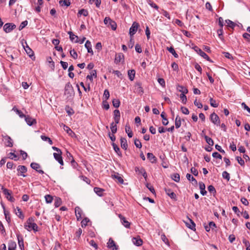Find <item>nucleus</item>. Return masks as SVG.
I'll use <instances>...</instances> for the list:
<instances>
[{
    "instance_id": "obj_5",
    "label": "nucleus",
    "mask_w": 250,
    "mask_h": 250,
    "mask_svg": "<svg viewBox=\"0 0 250 250\" xmlns=\"http://www.w3.org/2000/svg\"><path fill=\"white\" fill-rule=\"evenodd\" d=\"M210 119L212 123H213L214 125L217 126L220 125V119L218 116L214 112L211 114V115H210Z\"/></svg>"
},
{
    "instance_id": "obj_8",
    "label": "nucleus",
    "mask_w": 250,
    "mask_h": 250,
    "mask_svg": "<svg viewBox=\"0 0 250 250\" xmlns=\"http://www.w3.org/2000/svg\"><path fill=\"white\" fill-rule=\"evenodd\" d=\"M186 226L192 230H195V224L194 222L188 217H187V220L184 221Z\"/></svg>"
},
{
    "instance_id": "obj_58",
    "label": "nucleus",
    "mask_w": 250,
    "mask_h": 250,
    "mask_svg": "<svg viewBox=\"0 0 250 250\" xmlns=\"http://www.w3.org/2000/svg\"><path fill=\"white\" fill-rule=\"evenodd\" d=\"M65 109H66V112L67 113V114L69 115H71L74 113V112L73 109L68 106L65 107Z\"/></svg>"
},
{
    "instance_id": "obj_57",
    "label": "nucleus",
    "mask_w": 250,
    "mask_h": 250,
    "mask_svg": "<svg viewBox=\"0 0 250 250\" xmlns=\"http://www.w3.org/2000/svg\"><path fill=\"white\" fill-rule=\"evenodd\" d=\"M134 144L135 146L138 148H141L142 147V144L140 140L138 139H135L134 140Z\"/></svg>"
},
{
    "instance_id": "obj_51",
    "label": "nucleus",
    "mask_w": 250,
    "mask_h": 250,
    "mask_svg": "<svg viewBox=\"0 0 250 250\" xmlns=\"http://www.w3.org/2000/svg\"><path fill=\"white\" fill-rule=\"evenodd\" d=\"M62 204V200L60 198L56 197L55 199L54 205L56 207H59Z\"/></svg>"
},
{
    "instance_id": "obj_59",
    "label": "nucleus",
    "mask_w": 250,
    "mask_h": 250,
    "mask_svg": "<svg viewBox=\"0 0 250 250\" xmlns=\"http://www.w3.org/2000/svg\"><path fill=\"white\" fill-rule=\"evenodd\" d=\"M236 159L237 161H238V163L242 166H244L245 165V162L244 160L241 157L239 156H237L236 157Z\"/></svg>"
},
{
    "instance_id": "obj_60",
    "label": "nucleus",
    "mask_w": 250,
    "mask_h": 250,
    "mask_svg": "<svg viewBox=\"0 0 250 250\" xmlns=\"http://www.w3.org/2000/svg\"><path fill=\"white\" fill-rule=\"evenodd\" d=\"M80 85L83 88L85 92H89L90 90V87L89 84H88L87 87L84 86L83 82L80 83Z\"/></svg>"
},
{
    "instance_id": "obj_41",
    "label": "nucleus",
    "mask_w": 250,
    "mask_h": 250,
    "mask_svg": "<svg viewBox=\"0 0 250 250\" xmlns=\"http://www.w3.org/2000/svg\"><path fill=\"white\" fill-rule=\"evenodd\" d=\"M167 49L174 56V57L176 58L178 57V55L177 54L174 49L172 47H167Z\"/></svg>"
},
{
    "instance_id": "obj_64",
    "label": "nucleus",
    "mask_w": 250,
    "mask_h": 250,
    "mask_svg": "<svg viewBox=\"0 0 250 250\" xmlns=\"http://www.w3.org/2000/svg\"><path fill=\"white\" fill-rule=\"evenodd\" d=\"M89 221V220L87 218L83 219L81 222L82 227H84L86 226L87 225V223Z\"/></svg>"
},
{
    "instance_id": "obj_2",
    "label": "nucleus",
    "mask_w": 250,
    "mask_h": 250,
    "mask_svg": "<svg viewBox=\"0 0 250 250\" xmlns=\"http://www.w3.org/2000/svg\"><path fill=\"white\" fill-rule=\"evenodd\" d=\"M104 23L107 26L110 27L112 30H115L117 28L116 23L109 17H105L104 19Z\"/></svg>"
},
{
    "instance_id": "obj_35",
    "label": "nucleus",
    "mask_w": 250,
    "mask_h": 250,
    "mask_svg": "<svg viewBox=\"0 0 250 250\" xmlns=\"http://www.w3.org/2000/svg\"><path fill=\"white\" fill-rule=\"evenodd\" d=\"M181 125V118L177 115L175 119V127L178 128Z\"/></svg>"
},
{
    "instance_id": "obj_36",
    "label": "nucleus",
    "mask_w": 250,
    "mask_h": 250,
    "mask_svg": "<svg viewBox=\"0 0 250 250\" xmlns=\"http://www.w3.org/2000/svg\"><path fill=\"white\" fill-rule=\"evenodd\" d=\"M204 138L206 140V142L209 145V146H212L214 144V142L213 141V140L208 137V136L207 135H205L204 136Z\"/></svg>"
},
{
    "instance_id": "obj_12",
    "label": "nucleus",
    "mask_w": 250,
    "mask_h": 250,
    "mask_svg": "<svg viewBox=\"0 0 250 250\" xmlns=\"http://www.w3.org/2000/svg\"><path fill=\"white\" fill-rule=\"evenodd\" d=\"M15 26L14 24L12 23H6L3 26V30L6 33L10 32L14 29Z\"/></svg>"
},
{
    "instance_id": "obj_47",
    "label": "nucleus",
    "mask_w": 250,
    "mask_h": 250,
    "mask_svg": "<svg viewBox=\"0 0 250 250\" xmlns=\"http://www.w3.org/2000/svg\"><path fill=\"white\" fill-rule=\"evenodd\" d=\"M110 129L111 132L113 134H115L117 132V126L116 124H114L113 122H112L110 124Z\"/></svg>"
},
{
    "instance_id": "obj_61",
    "label": "nucleus",
    "mask_w": 250,
    "mask_h": 250,
    "mask_svg": "<svg viewBox=\"0 0 250 250\" xmlns=\"http://www.w3.org/2000/svg\"><path fill=\"white\" fill-rule=\"evenodd\" d=\"M45 201L47 203H51L53 200V197L50 195H47L45 196Z\"/></svg>"
},
{
    "instance_id": "obj_19",
    "label": "nucleus",
    "mask_w": 250,
    "mask_h": 250,
    "mask_svg": "<svg viewBox=\"0 0 250 250\" xmlns=\"http://www.w3.org/2000/svg\"><path fill=\"white\" fill-rule=\"evenodd\" d=\"M132 242L137 246H140L143 244V240L139 236L133 237L132 239Z\"/></svg>"
},
{
    "instance_id": "obj_6",
    "label": "nucleus",
    "mask_w": 250,
    "mask_h": 250,
    "mask_svg": "<svg viewBox=\"0 0 250 250\" xmlns=\"http://www.w3.org/2000/svg\"><path fill=\"white\" fill-rule=\"evenodd\" d=\"M139 26V24L136 22H134L129 29V34L130 37H132L136 32L138 27Z\"/></svg>"
},
{
    "instance_id": "obj_46",
    "label": "nucleus",
    "mask_w": 250,
    "mask_h": 250,
    "mask_svg": "<svg viewBox=\"0 0 250 250\" xmlns=\"http://www.w3.org/2000/svg\"><path fill=\"white\" fill-rule=\"evenodd\" d=\"M31 167L36 170V171H38V169L41 167L40 165L36 163H32L30 165Z\"/></svg>"
},
{
    "instance_id": "obj_62",
    "label": "nucleus",
    "mask_w": 250,
    "mask_h": 250,
    "mask_svg": "<svg viewBox=\"0 0 250 250\" xmlns=\"http://www.w3.org/2000/svg\"><path fill=\"white\" fill-rule=\"evenodd\" d=\"M208 191L210 193H212L213 194H215L216 193V190L214 187L210 185L208 187Z\"/></svg>"
},
{
    "instance_id": "obj_48",
    "label": "nucleus",
    "mask_w": 250,
    "mask_h": 250,
    "mask_svg": "<svg viewBox=\"0 0 250 250\" xmlns=\"http://www.w3.org/2000/svg\"><path fill=\"white\" fill-rule=\"evenodd\" d=\"M228 26L231 28H233L235 26V23L229 20H226Z\"/></svg>"
},
{
    "instance_id": "obj_18",
    "label": "nucleus",
    "mask_w": 250,
    "mask_h": 250,
    "mask_svg": "<svg viewBox=\"0 0 250 250\" xmlns=\"http://www.w3.org/2000/svg\"><path fill=\"white\" fill-rule=\"evenodd\" d=\"M122 60H124V56L122 53H119L116 54L115 61H114V62L115 63H116V64L119 63V62H120L122 61Z\"/></svg>"
},
{
    "instance_id": "obj_30",
    "label": "nucleus",
    "mask_w": 250,
    "mask_h": 250,
    "mask_svg": "<svg viewBox=\"0 0 250 250\" xmlns=\"http://www.w3.org/2000/svg\"><path fill=\"white\" fill-rule=\"evenodd\" d=\"M93 77H97V72L96 70H92L90 72V75H87L86 78L92 81L93 80Z\"/></svg>"
},
{
    "instance_id": "obj_24",
    "label": "nucleus",
    "mask_w": 250,
    "mask_h": 250,
    "mask_svg": "<svg viewBox=\"0 0 250 250\" xmlns=\"http://www.w3.org/2000/svg\"><path fill=\"white\" fill-rule=\"evenodd\" d=\"M121 146L124 149H126L127 148V141L125 138L122 137L120 139Z\"/></svg>"
},
{
    "instance_id": "obj_39",
    "label": "nucleus",
    "mask_w": 250,
    "mask_h": 250,
    "mask_svg": "<svg viewBox=\"0 0 250 250\" xmlns=\"http://www.w3.org/2000/svg\"><path fill=\"white\" fill-rule=\"evenodd\" d=\"M18 244L19 245V247L21 250H24V243L23 240L22 238H20L19 237H18Z\"/></svg>"
},
{
    "instance_id": "obj_27",
    "label": "nucleus",
    "mask_w": 250,
    "mask_h": 250,
    "mask_svg": "<svg viewBox=\"0 0 250 250\" xmlns=\"http://www.w3.org/2000/svg\"><path fill=\"white\" fill-rule=\"evenodd\" d=\"M68 34H69L70 39L72 42L76 43L79 42L78 37L77 36L75 35L72 32H69Z\"/></svg>"
},
{
    "instance_id": "obj_4",
    "label": "nucleus",
    "mask_w": 250,
    "mask_h": 250,
    "mask_svg": "<svg viewBox=\"0 0 250 250\" xmlns=\"http://www.w3.org/2000/svg\"><path fill=\"white\" fill-rule=\"evenodd\" d=\"M21 44L23 48L24 49L26 53L30 57H32L34 55V52L28 46L26 42L23 40L21 42Z\"/></svg>"
},
{
    "instance_id": "obj_38",
    "label": "nucleus",
    "mask_w": 250,
    "mask_h": 250,
    "mask_svg": "<svg viewBox=\"0 0 250 250\" xmlns=\"http://www.w3.org/2000/svg\"><path fill=\"white\" fill-rule=\"evenodd\" d=\"M112 104L114 107L118 108L120 105V101L118 99H114L112 100Z\"/></svg>"
},
{
    "instance_id": "obj_45",
    "label": "nucleus",
    "mask_w": 250,
    "mask_h": 250,
    "mask_svg": "<svg viewBox=\"0 0 250 250\" xmlns=\"http://www.w3.org/2000/svg\"><path fill=\"white\" fill-rule=\"evenodd\" d=\"M17 210L18 211V214H17V215L21 219L23 220L24 218V215L22 212L21 210L18 207H17Z\"/></svg>"
},
{
    "instance_id": "obj_21",
    "label": "nucleus",
    "mask_w": 250,
    "mask_h": 250,
    "mask_svg": "<svg viewBox=\"0 0 250 250\" xmlns=\"http://www.w3.org/2000/svg\"><path fill=\"white\" fill-rule=\"evenodd\" d=\"M84 46L87 48L88 52L91 53V55H93V52L92 49V45L90 42L87 41L85 43Z\"/></svg>"
},
{
    "instance_id": "obj_20",
    "label": "nucleus",
    "mask_w": 250,
    "mask_h": 250,
    "mask_svg": "<svg viewBox=\"0 0 250 250\" xmlns=\"http://www.w3.org/2000/svg\"><path fill=\"white\" fill-rule=\"evenodd\" d=\"M147 157L152 163H155L157 161L156 157L152 153H147Z\"/></svg>"
},
{
    "instance_id": "obj_23",
    "label": "nucleus",
    "mask_w": 250,
    "mask_h": 250,
    "mask_svg": "<svg viewBox=\"0 0 250 250\" xmlns=\"http://www.w3.org/2000/svg\"><path fill=\"white\" fill-rule=\"evenodd\" d=\"M199 188L200 189L201 194L203 195H205L207 193V191L205 190V185L202 182H199Z\"/></svg>"
},
{
    "instance_id": "obj_33",
    "label": "nucleus",
    "mask_w": 250,
    "mask_h": 250,
    "mask_svg": "<svg viewBox=\"0 0 250 250\" xmlns=\"http://www.w3.org/2000/svg\"><path fill=\"white\" fill-rule=\"evenodd\" d=\"M161 117L163 118L162 123L164 125H166L168 124V121L166 116V113L164 112H162L161 114Z\"/></svg>"
},
{
    "instance_id": "obj_44",
    "label": "nucleus",
    "mask_w": 250,
    "mask_h": 250,
    "mask_svg": "<svg viewBox=\"0 0 250 250\" xmlns=\"http://www.w3.org/2000/svg\"><path fill=\"white\" fill-rule=\"evenodd\" d=\"M112 145L113 146V147L115 150V151L119 155H120L121 153L120 151V148L117 145H116L114 143H112Z\"/></svg>"
},
{
    "instance_id": "obj_34",
    "label": "nucleus",
    "mask_w": 250,
    "mask_h": 250,
    "mask_svg": "<svg viewBox=\"0 0 250 250\" xmlns=\"http://www.w3.org/2000/svg\"><path fill=\"white\" fill-rule=\"evenodd\" d=\"M70 3V0H61L59 1V4L62 6H69Z\"/></svg>"
},
{
    "instance_id": "obj_7",
    "label": "nucleus",
    "mask_w": 250,
    "mask_h": 250,
    "mask_svg": "<svg viewBox=\"0 0 250 250\" xmlns=\"http://www.w3.org/2000/svg\"><path fill=\"white\" fill-rule=\"evenodd\" d=\"M17 170L18 171V175L21 176L23 177L26 176L25 173L27 172V168L24 166H19Z\"/></svg>"
},
{
    "instance_id": "obj_42",
    "label": "nucleus",
    "mask_w": 250,
    "mask_h": 250,
    "mask_svg": "<svg viewBox=\"0 0 250 250\" xmlns=\"http://www.w3.org/2000/svg\"><path fill=\"white\" fill-rule=\"evenodd\" d=\"M17 114H18L19 115L20 118H21V119H23V120H24L26 116H27L22 111L18 110L17 109Z\"/></svg>"
},
{
    "instance_id": "obj_56",
    "label": "nucleus",
    "mask_w": 250,
    "mask_h": 250,
    "mask_svg": "<svg viewBox=\"0 0 250 250\" xmlns=\"http://www.w3.org/2000/svg\"><path fill=\"white\" fill-rule=\"evenodd\" d=\"M70 54L72 58H73L74 59H76L78 57V54H77V52L74 50V49L71 50L70 51Z\"/></svg>"
},
{
    "instance_id": "obj_9",
    "label": "nucleus",
    "mask_w": 250,
    "mask_h": 250,
    "mask_svg": "<svg viewBox=\"0 0 250 250\" xmlns=\"http://www.w3.org/2000/svg\"><path fill=\"white\" fill-rule=\"evenodd\" d=\"M2 141L4 145L7 146L11 147L13 146L12 140L9 136H4L2 138Z\"/></svg>"
},
{
    "instance_id": "obj_52",
    "label": "nucleus",
    "mask_w": 250,
    "mask_h": 250,
    "mask_svg": "<svg viewBox=\"0 0 250 250\" xmlns=\"http://www.w3.org/2000/svg\"><path fill=\"white\" fill-rule=\"evenodd\" d=\"M135 87H136L137 90L140 93H143V89L141 86V84L140 83H136Z\"/></svg>"
},
{
    "instance_id": "obj_53",
    "label": "nucleus",
    "mask_w": 250,
    "mask_h": 250,
    "mask_svg": "<svg viewBox=\"0 0 250 250\" xmlns=\"http://www.w3.org/2000/svg\"><path fill=\"white\" fill-rule=\"evenodd\" d=\"M222 177H223V178L227 180V181H228L230 179L229 174L228 172H227L226 171H225L223 172V173H222Z\"/></svg>"
},
{
    "instance_id": "obj_22",
    "label": "nucleus",
    "mask_w": 250,
    "mask_h": 250,
    "mask_svg": "<svg viewBox=\"0 0 250 250\" xmlns=\"http://www.w3.org/2000/svg\"><path fill=\"white\" fill-rule=\"evenodd\" d=\"M75 210L77 219L78 220H80L82 218V210L79 207H76Z\"/></svg>"
},
{
    "instance_id": "obj_31",
    "label": "nucleus",
    "mask_w": 250,
    "mask_h": 250,
    "mask_svg": "<svg viewBox=\"0 0 250 250\" xmlns=\"http://www.w3.org/2000/svg\"><path fill=\"white\" fill-rule=\"evenodd\" d=\"M125 130L126 133L127 134L129 138H131L133 136V133L131 130L130 126L129 125H128L127 124H126L125 125Z\"/></svg>"
},
{
    "instance_id": "obj_32",
    "label": "nucleus",
    "mask_w": 250,
    "mask_h": 250,
    "mask_svg": "<svg viewBox=\"0 0 250 250\" xmlns=\"http://www.w3.org/2000/svg\"><path fill=\"white\" fill-rule=\"evenodd\" d=\"M94 191L98 195L101 196L103 195L104 189L98 187H95L94 188Z\"/></svg>"
},
{
    "instance_id": "obj_15",
    "label": "nucleus",
    "mask_w": 250,
    "mask_h": 250,
    "mask_svg": "<svg viewBox=\"0 0 250 250\" xmlns=\"http://www.w3.org/2000/svg\"><path fill=\"white\" fill-rule=\"evenodd\" d=\"M73 92V87L70 83H68L65 84L64 88V94H70Z\"/></svg>"
},
{
    "instance_id": "obj_25",
    "label": "nucleus",
    "mask_w": 250,
    "mask_h": 250,
    "mask_svg": "<svg viewBox=\"0 0 250 250\" xmlns=\"http://www.w3.org/2000/svg\"><path fill=\"white\" fill-rule=\"evenodd\" d=\"M112 177L117 180L118 182L120 184H123L124 180L119 173L112 175Z\"/></svg>"
},
{
    "instance_id": "obj_29",
    "label": "nucleus",
    "mask_w": 250,
    "mask_h": 250,
    "mask_svg": "<svg viewBox=\"0 0 250 250\" xmlns=\"http://www.w3.org/2000/svg\"><path fill=\"white\" fill-rule=\"evenodd\" d=\"M135 75V71L134 69L129 70L128 71V76L130 81H133L134 79Z\"/></svg>"
},
{
    "instance_id": "obj_43",
    "label": "nucleus",
    "mask_w": 250,
    "mask_h": 250,
    "mask_svg": "<svg viewBox=\"0 0 250 250\" xmlns=\"http://www.w3.org/2000/svg\"><path fill=\"white\" fill-rule=\"evenodd\" d=\"M145 169L143 167H135V171L136 172H137L138 174H142L145 171Z\"/></svg>"
},
{
    "instance_id": "obj_28",
    "label": "nucleus",
    "mask_w": 250,
    "mask_h": 250,
    "mask_svg": "<svg viewBox=\"0 0 250 250\" xmlns=\"http://www.w3.org/2000/svg\"><path fill=\"white\" fill-rule=\"evenodd\" d=\"M167 194L172 199H175L176 197V194L169 188L165 189Z\"/></svg>"
},
{
    "instance_id": "obj_1",
    "label": "nucleus",
    "mask_w": 250,
    "mask_h": 250,
    "mask_svg": "<svg viewBox=\"0 0 250 250\" xmlns=\"http://www.w3.org/2000/svg\"><path fill=\"white\" fill-rule=\"evenodd\" d=\"M34 221V219L33 217H30L27 220L25 227L28 230L31 231L33 230L34 231H37L38 230V227Z\"/></svg>"
},
{
    "instance_id": "obj_13",
    "label": "nucleus",
    "mask_w": 250,
    "mask_h": 250,
    "mask_svg": "<svg viewBox=\"0 0 250 250\" xmlns=\"http://www.w3.org/2000/svg\"><path fill=\"white\" fill-rule=\"evenodd\" d=\"M107 247L112 250H116L118 249V246L116 245L114 241L111 238H109L107 243Z\"/></svg>"
},
{
    "instance_id": "obj_49",
    "label": "nucleus",
    "mask_w": 250,
    "mask_h": 250,
    "mask_svg": "<svg viewBox=\"0 0 250 250\" xmlns=\"http://www.w3.org/2000/svg\"><path fill=\"white\" fill-rule=\"evenodd\" d=\"M172 179L176 182H178L180 181V175L178 173H174L171 176Z\"/></svg>"
},
{
    "instance_id": "obj_63",
    "label": "nucleus",
    "mask_w": 250,
    "mask_h": 250,
    "mask_svg": "<svg viewBox=\"0 0 250 250\" xmlns=\"http://www.w3.org/2000/svg\"><path fill=\"white\" fill-rule=\"evenodd\" d=\"M180 98L181 100H182V103L184 104H185L187 101V97L185 95V94H181L180 96Z\"/></svg>"
},
{
    "instance_id": "obj_16",
    "label": "nucleus",
    "mask_w": 250,
    "mask_h": 250,
    "mask_svg": "<svg viewBox=\"0 0 250 250\" xmlns=\"http://www.w3.org/2000/svg\"><path fill=\"white\" fill-rule=\"evenodd\" d=\"M114 114V120L115 121V124H118L119 123L120 119V111L118 109H115L113 111Z\"/></svg>"
},
{
    "instance_id": "obj_50",
    "label": "nucleus",
    "mask_w": 250,
    "mask_h": 250,
    "mask_svg": "<svg viewBox=\"0 0 250 250\" xmlns=\"http://www.w3.org/2000/svg\"><path fill=\"white\" fill-rule=\"evenodd\" d=\"M210 104L211 106L214 107H217L218 106V104L216 103V101L214 100L212 98H210L209 99Z\"/></svg>"
},
{
    "instance_id": "obj_37",
    "label": "nucleus",
    "mask_w": 250,
    "mask_h": 250,
    "mask_svg": "<svg viewBox=\"0 0 250 250\" xmlns=\"http://www.w3.org/2000/svg\"><path fill=\"white\" fill-rule=\"evenodd\" d=\"M88 13L87 10H85L84 9H81L79 11L78 13V16H81L82 15L84 16V17H86L88 15Z\"/></svg>"
},
{
    "instance_id": "obj_17",
    "label": "nucleus",
    "mask_w": 250,
    "mask_h": 250,
    "mask_svg": "<svg viewBox=\"0 0 250 250\" xmlns=\"http://www.w3.org/2000/svg\"><path fill=\"white\" fill-rule=\"evenodd\" d=\"M119 218L121 219V221L122 223V224L126 228H129L130 227V223L127 221L125 218L122 216L121 214H120L119 215Z\"/></svg>"
},
{
    "instance_id": "obj_40",
    "label": "nucleus",
    "mask_w": 250,
    "mask_h": 250,
    "mask_svg": "<svg viewBox=\"0 0 250 250\" xmlns=\"http://www.w3.org/2000/svg\"><path fill=\"white\" fill-rule=\"evenodd\" d=\"M8 250H16V243L11 241L8 244Z\"/></svg>"
},
{
    "instance_id": "obj_54",
    "label": "nucleus",
    "mask_w": 250,
    "mask_h": 250,
    "mask_svg": "<svg viewBox=\"0 0 250 250\" xmlns=\"http://www.w3.org/2000/svg\"><path fill=\"white\" fill-rule=\"evenodd\" d=\"M147 2H148V4L152 7L155 8L156 10L158 9L159 7L155 3H154L151 0H148Z\"/></svg>"
},
{
    "instance_id": "obj_14",
    "label": "nucleus",
    "mask_w": 250,
    "mask_h": 250,
    "mask_svg": "<svg viewBox=\"0 0 250 250\" xmlns=\"http://www.w3.org/2000/svg\"><path fill=\"white\" fill-rule=\"evenodd\" d=\"M24 120L26 122L27 125H28L30 126L36 124L37 123L36 120L35 119L30 117L28 115H27L26 116Z\"/></svg>"
},
{
    "instance_id": "obj_11",
    "label": "nucleus",
    "mask_w": 250,
    "mask_h": 250,
    "mask_svg": "<svg viewBox=\"0 0 250 250\" xmlns=\"http://www.w3.org/2000/svg\"><path fill=\"white\" fill-rule=\"evenodd\" d=\"M2 189L3 190V193L5 195L6 198L11 202H14V198L11 196V192L6 188H2Z\"/></svg>"
},
{
    "instance_id": "obj_3",
    "label": "nucleus",
    "mask_w": 250,
    "mask_h": 250,
    "mask_svg": "<svg viewBox=\"0 0 250 250\" xmlns=\"http://www.w3.org/2000/svg\"><path fill=\"white\" fill-rule=\"evenodd\" d=\"M194 49L199 55H200L203 58L210 62H212V61L210 59L209 57L200 48H199L197 46H195L194 47Z\"/></svg>"
},
{
    "instance_id": "obj_26",
    "label": "nucleus",
    "mask_w": 250,
    "mask_h": 250,
    "mask_svg": "<svg viewBox=\"0 0 250 250\" xmlns=\"http://www.w3.org/2000/svg\"><path fill=\"white\" fill-rule=\"evenodd\" d=\"M186 177L188 180L192 182V184L195 185L197 184V180L191 174L189 173L187 174Z\"/></svg>"
},
{
    "instance_id": "obj_55",
    "label": "nucleus",
    "mask_w": 250,
    "mask_h": 250,
    "mask_svg": "<svg viewBox=\"0 0 250 250\" xmlns=\"http://www.w3.org/2000/svg\"><path fill=\"white\" fill-rule=\"evenodd\" d=\"M41 137L42 140L44 141H48L50 145H52L53 144L52 141L51 140L50 138L43 135H42Z\"/></svg>"
},
{
    "instance_id": "obj_10",
    "label": "nucleus",
    "mask_w": 250,
    "mask_h": 250,
    "mask_svg": "<svg viewBox=\"0 0 250 250\" xmlns=\"http://www.w3.org/2000/svg\"><path fill=\"white\" fill-rule=\"evenodd\" d=\"M62 152H60L58 153H54L53 155L54 158L59 162V163L61 165H63V162L62 160Z\"/></svg>"
}]
</instances>
